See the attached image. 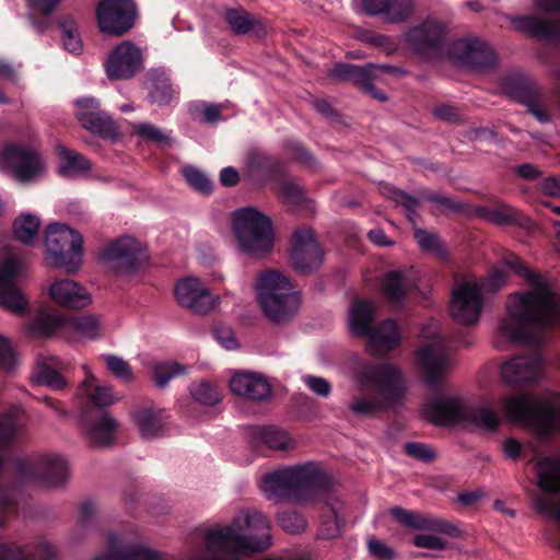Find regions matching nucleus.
I'll list each match as a JSON object with an SVG mask.
<instances>
[{
	"label": "nucleus",
	"mask_w": 560,
	"mask_h": 560,
	"mask_svg": "<svg viewBox=\"0 0 560 560\" xmlns=\"http://www.w3.org/2000/svg\"><path fill=\"white\" fill-rule=\"evenodd\" d=\"M189 560H238L243 555L262 551L270 546V525L256 509L240 511L226 526L201 528ZM94 560H164L142 545H132L127 536L112 534L108 550Z\"/></svg>",
	"instance_id": "f257e3e1"
},
{
	"label": "nucleus",
	"mask_w": 560,
	"mask_h": 560,
	"mask_svg": "<svg viewBox=\"0 0 560 560\" xmlns=\"http://www.w3.org/2000/svg\"><path fill=\"white\" fill-rule=\"evenodd\" d=\"M509 270L524 279L528 289L509 298L508 316L500 322L497 329L494 345L498 349H504L509 343L537 339L530 330L560 326V300L547 279L513 255L490 270L487 281L482 282L485 290L497 291L503 288Z\"/></svg>",
	"instance_id": "f03ea898"
},
{
	"label": "nucleus",
	"mask_w": 560,
	"mask_h": 560,
	"mask_svg": "<svg viewBox=\"0 0 560 560\" xmlns=\"http://www.w3.org/2000/svg\"><path fill=\"white\" fill-rule=\"evenodd\" d=\"M345 369L360 389L373 393L353 398L350 410L358 416H373L401 401L407 393L406 377L394 363L376 364L353 355L348 359Z\"/></svg>",
	"instance_id": "7ed1b4c3"
},
{
	"label": "nucleus",
	"mask_w": 560,
	"mask_h": 560,
	"mask_svg": "<svg viewBox=\"0 0 560 560\" xmlns=\"http://www.w3.org/2000/svg\"><path fill=\"white\" fill-rule=\"evenodd\" d=\"M326 479L313 463L281 467L265 474L259 481L264 495L276 503L305 502Z\"/></svg>",
	"instance_id": "20e7f679"
},
{
	"label": "nucleus",
	"mask_w": 560,
	"mask_h": 560,
	"mask_svg": "<svg viewBox=\"0 0 560 560\" xmlns=\"http://www.w3.org/2000/svg\"><path fill=\"white\" fill-rule=\"evenodd\" d=\"M255 289L264 315L273 323L288 322L300 310V293L289 278L278 270L261 271L257 276Z\"/></svg>",
	"instance_id": "39448f33"
},
{
	"label": "nucleus",
	"mask_w": 560,
	"mask_h": 560,
	"mask_svg": "<svg viewBox=\"0 0 560 560\" xmlns=\"http://www.w3.org/2000/svg\"><path fill=\"white\" fill-rule=\"evenodd\" d=\"M427 418L439 425H463L494 430L499 415L486 405H470L457 396H440L430 400L424 409Z\"/></svg>",
	"instance_id": "423d86ee"
},
{
	"label": "nucleus",
	"mask_w": 560,
	"mask_h": 560,
	"mask_svg": "<svg viewBox=\"0 0 560 560\" xmlns=\"http://www.w3.org/2000/svg\"><path fill=\"white\" fill-rule=\"evenodd\" d=\"M502 405L506 418L534 429L541 436L560 429V410L556 408L553 395L538 398L518 394L506 397Z\"/></svg>",
	"instance_id": "0eeeda50"
},
{
	"label": "nucleus",
	"mask_w": 560,
	"mask_h": 560,
	"mask_svg": "<svg viewBox=\"0 0 560 560\" xmlns=\"http://www.w3.org/2000/svg\"><path fill=\"white\" fill-rule=\"evenodd\" d=\"M232 230L240 250L262 257L271 253L275 232L270 219L254 207L236 210L232 215Z\"/></svg>",
	"instance_id": "6e6552de"
},
{
	"label": "nucleus",
	"mask_w": 560,
	"mask_h": 560,
	"mask_svg": "<svg viewBox=\"0 0 560 560\" xmlns=\"http://www.w3.org/2000/svg\"><path fill=\"white\" fill-rule=\"evenodd\" d=\"M45 260L48 266L63 268L68 273L79 270L82 262V235L61 223H51L45 231Z\"/></svg>",
	"instance_id": "1a4fd4ad"
},
{
	"label": "nucleus",
	"mask_w": 560,
	"mask_h": 560,
	"mask_svg": "<svg viewBox=\"0 0 560 560\" xmlns=\"http://www.w3.org/2000/svg\"><path fill=\"white\" fill-rule=\"evenodd\" d=\"M424 343L417 351V361L424 371L429 386H438L454 366L450 342L441 335L438 324L431 322L421 332Z\"/></svg>",
	"instance_id": "9d476101"
},
{
	"label": "nucleus",
	"mask_w": 560,
	"mask_h": 560,
	"mask_svg": "<svg viewBox=\"0 0 560 560\" xmlns=\"http://www.w3.org/2000/svg\"><path fill=\"white\" fill-rule=\"evenodd\" d=\"M0 172L22 184H30L46 175L47 164L35 148L11 143L0 150Z\"/></svg>",
	"instance_id": "9b49d317"
},
{
	"label": "nucleus",
	"mask_w": 560,
	"mask_h": 560,
	"mask_svg": "<svg viewBox=\"0 0 560 560\" xmlns=\"http://www.w3.org/2000/svg\"><path fill=\"white\" fill-rule=\"evenodd\" d=\"M538 488L545 493L533 495V505L541 514L549 515L560 524V500L546 493L560 492V459L538 457L535 462Z\"/></svg>",
	"instance_id": "f8f14e48"
},
{
	"label": "nucleus",
	"mask_w": 560,
	"mask_h": 560,
	"mask_svg": "<svg viewBox=\"0 0 560 560\" xmlns=\"http://www.w3.org/2000/svg\"><path fill=\"white\" fill-rule=\"evenodd\" d=\"M485 305V284L465 280L454 285L450 302L451 316L463 325L476 324Z\"/></svg>",
	"instance_id": "ddd939ff"
},
{
	"label": "nucleus",
	"mask_w": 560,
	"mask_h": 560,
	"mask_svg": "<svg viewBox=\"0 0 560 560\" xmlns=\"http://www.w3.org/2000/svg\"><path fill=\"white\" fill-rule=\"evenodd\" d=\"M95 14L102 33L121 36L135 26L137 7L133 0H101Z\"/></svg>",
	"instance_id": "4468645a"
},
{
	"label": "nucleus",
	"mask_w": 560,
	"mask_h": 560,
	"mask_svg": "<svg viewBox=\"0 0 560 560\" xmlns=\"http://www.w3.org/2000/svg\"><path fill=\"white\" fill-rule=\"evenodd\" d=\"M14 466L22 478H34L47 487L61 486L69 476L68 464L60 455H44L36 463L18 459Z\"/></svg>",
	"instance_id": "2eb2a0df"
},
{
	"label": "nucleus",
	"mask_w": 560,
	"mask_h": 560,
	"mask_svg": "<svg viewBox=\"0 0 560 560\" xmlns=\"http://www.w3.org/2000/svg\"><path fill=\"white\" fill-rule=\"evenodd\" d=\"M104 69L110 80H129L143 69V51L131 40H122L107 55Z\"/></svg>",
	"instance_id": "dca6fc26"
},
{
	"label": "nucleus",
	"mask_w": 560,
	"mask_h": 560,
	"mask_svg": "<svg viewBox=\"0 0 560 560\" xmlns=\"http://www.w3.org/2000/svg\"><path fill=\"white\" fill-rule=\"evenodd\" d=\"M23 272L24 264L12 254L0 262V305L14 314H22L27 307L25 296L15 285Z\"/></svg>",
	"instance_id": "f3484780"
},
{
	"label": "nucleus",
	"mask_w": 560,
	"mask_h": 560,
	"mask_svg": "<svg viewBox=\"0 0 560 560\" xmlns=\"http://www.w3.org/2000/svg\"><path fill=\"white\" fill-rule=\"evenodd\" d=\"M102 258L117 270L133 272L147 259V254L136 238L122 236L103 248Z\"/></svg>",
	"instance_id": "a211bd4d"
},
{
	"label": "nucleus",
	"mask_w": 560,
	"mask_h": 560,
	"mask_svg": "<svg viewBox=\"0 0 560 560\" xmlns=\"http://www.w3.org/2000/svg\"><path fill=\"white\" fill-rule=\"evenodd\" d=\"M324 259L323 250L311 229H298L292 235L291 261L303 275L317 270Z\"/></svg>",
	"instance_id": "6ab92c4d"
},
{
	"label": "nucleus",
	"mask_w": 560,
	"mask_h": 560,
	"mask_svg": "<svg viewBox=\"0 0 560 560\" xmlns=\"http://www.w3.org/2000/svg\"><path fill=\"white\" fill-rule=\"evenodd\" d=\"M174 295L180 306L198 314H206L215 305V298L196 277L178 280L174 287Z\"/></svg>",
	"instance_id": "aec40b11"
},
{
	"label": "nucleus",
	"mask_w": 560,
	"mask_h": 560,
	"mask_svg": "<svg viewBox=\"0 0 560 560\" xmlns=\"http://www.w3.org/2000/svg\"><path fill=\"white\" fill-rule=\"evenodd\" d=\"M544 365L538 354L515 355L502 363L500 375L509 385H529L541 378Z\"/></svg>",
	"instance_id": "412c9836"
},
{
	"label": "nucleus",
	"mask_w": 560,
	"mask_h": 560,
	"mask_svg": "<svg viewBox=\"0 0 560 560\" xmlns=\"http://www.w3.org/2000/svg\"><path fill=\"white\" fill-rule=\"evenodd\" d=\"M448 52L454 61L471 68H488L497 61L492 48L479 38L455 40Z\"/></svg>",
	"instance_id": "4be33fe9"
},
{
	"label": "nucleus",
	"mask_w": 560,
	"mask_h": 560,
	"mask_svg": "<svg viewBox=\"0 0 560 560\" xmlns=\"http://www.w3.org/2000/svg\"><path fill=\"white\" fill-rule=\"evenodd\" d=\"M74 106L75 116L83 128L104 138L115 136V122L107 113L100 109V103L95 97L77 98Z\"/></svg>",
	"instance_id": "5701e85b"
},
{
	"label": "nucleus",
	"mask_w": 560,
	"mask_h": 560,
	"mask_svg": "<svg viewBox=\"0 0 560 560\" xmlns=\"http://www.w3.org/2000/svg\"><path fill=\"white\" fill-rule=\"evenodd\" d=\"M50 299L59 306L82 310L92 303L91 293L72 279L55 280L49 287Z\"/></svg>",
	"instance_id": "b1692460"
},
{
	"label": "nucleus",
	"mask_w": 560,
	"mask_h": 560,
	"mask_svg": "<svg viewBox=\"0 0 560 560\" xmlns=\"http://www.w3.org/2000/svg\"><path fill=\"white\" fill-rule=\"evenodd\" d=\"M247 436L252 443L261 444L275 452H291L298 445L288 430L276 424L252 427L247 431Z\"/></svg>",
	"instance_id": "393cba45"
},
{
	"label": "nucleus",
	"mask_w": 560,
	"mask_h": 560,
	"mask_svg": "<svg viewBox=\"0 0 560 560\" xmlns=\"http://www.w3.org/2000/svg\"><path fill=\"white\" fill-rule=\"evenodd\" d=\"M81 424L91 442L100 446L112 443L118 428L117 421L103 410L84 412L81 417Z\"/></svg>",
	"instance_id": "a878e982"
},
{
	"label": "nucleus",
	"mask_w": 560,
	"mask_h": 560,
	"mask_svg": "<svg viewBox=\"0 0 560 560\" xmlns=\"http://www.w3.org/2000/svg\"><path fill=\"white\" fill-rule=\"evenodd\" d=\"M445 34V27L435 20H425L423 23L410 28L405 37L408 47L419 54L438 47Z\"/></svg>",
	"instance_id": "bb28decb"
},
{
	"label": "nucleus",
	"mask_w": 560,
	"mask_h": 560,
	"mask_svg": "<svg viewBox=\"0 0 560 560\" xmlns=\"http://www.w3.org/2000/svg\"><path fill=\"white\" fill-rule=\"evenodd\" d=\"M131 417L140 435L147 440L162 435L168 419L166 411L154 405H143L135 408Z\"/></svg>",
	"instance_id": "cd10ccee"
},
{
	"label": "nucleus",
	"mask_w": 560,
	"mask_h": 560,
	"mask_svg": "<svg viewBox=\"0 0 560 560\" xmlns=\"http://www.w3.org/2000/svg\"><path fill=\"white\" fill-rule=\"evenodd\" d=\"M232 393L252 400H262L271 395L269 383L260 375L250 372L234 373L230 380Z\"/></svg>",
	"instance_id": "c85d7f7f"
},
{
	"label": "nucleus",
	"mask_w": 560,
	"mask_h": 560,
	"mask_svg": "<svg viewBox=\"0 0 560 560\" xmlns=\"http://www.w3.org/2000/svg\"><path fill=\"white\" fill-rule=\"evenodd\" d=\"M510 21L517 31L533 36L560 42V19L547 20L537 15L512 16Z\"/></svg>",
	"instance_id": "c756f323"
},
{
	"label": "nucleus",
	"mask_w": 560,
	"mask_h": 560,
	"mask_svg": "<svg viewBox=\"0 0 560 560\" xmlns=\"http://www.w3.org/2000/svg\"><path fill=\"white\" fill-rule=\"evenodd\" d=\"M364 337H368V347L375 355L388 353L400 342V332L393 319H386L374 329L371 328Z\"/></svg>",
	"instance_id": "7c9ffc66"
},
{
	"label": "nucleus",
	"mask_w": 560,
	"mask_h": 560,
	"mask_svg": "<svg viewBox=\"0 0 560 560\" xmlns=\"http://www.w3.org/2000/svg\"><path fill=\"white\" fill-rule=\"evenodd\" d=\"M67 364L55 355H40L37 359V382L52 389H62L67 386V381L61 375Z\"/></svg>",
	"instance_id": "2f4dec72"
},
{
	"label": "nucleus",
	"mask_w": 560,
	"mask_h": 560,
	"mask_svg": "<svg viewBox=\"0 0 560 560\" xmlns=\"http://www.w3.org/2000/svg\"><path fill=\"white\" fill-rule=\"evenodd\" d=\"M69 318L70 316L56 312L40 311L30 324V330L44 337L56 335L68 337Z\"/></svg>",
	"instance_id": "473e14b6"
},
{
	"label": "nucleus",
	"mask_w": 560,
	"mask_h": 560,
	"mask_svg": "<svg viewBox=\"0 0 560 560\" xmlns=\"http://www.w3.org/2000/svg\"><path fill=\"white\" fill-rule=\"evenodd\" d=\"M415 287L416 280L411 269L390 271L382 281L383 293L393 303L400 302L404 295Z\"/></svg>",
	"instance_id": "72a5a7b5"
},
{
	"label": "nucleus",
	"mask_w": 560,
	"mask_h": 560,
	"mask_svg": "<svg viewBox=\"0 0 560 560\" xmlns=\"http://www.w3.org/2000/svg\"><path fill=\"white\" fill-rule=\"evenodd\" d=\"M349 329L353 336L363 337L370 332L375 318V305L370 301L353 300L349 306Z\"/></svg>",
	"instance_id": "f704fd0d"
},
{
	"label": "nucleus",
	"mask_w": 560,
	"mask_h": 560,
	"mask_svg": "<svg viewBox=\"0 0 560 560\" xmlns=\"http://www.w3.org/2000/svg\"><path fill=\"white\" fill-rule=\"evenodd\" d=\"M79 395L88 398L96 407H105L119 400L113 386L107 383H100L93 374L86 373L85 380L79 388Z\"/></svg>",
	"instance_id": "c9c22d12"
},
{
	"label": "nucleus",
	"mask_w": 560,
	"mask_h": 560,
	"mask_svg": "<svg viewBox=\"0 0 560 560\" xmlns=\"http://www.w3.org/2000/svg\"><path fill=\"white\" fill-rule=\"evenodd\" d=\"M58 156V173L63 177H79L91 168L90 161L81 153L66 148L62 144L56 145Z\"/></svg>",
	"instance_id": "e433bc0d"
},
{
	"label": "nucleus",
	"mask_w": 560,
	"mask_h": 560,
	"mask_svg": "<svg viewBox=\"0 0 560 560\" xmlns=\"http://www.w3.org/2000/svg\"><path fill=\"white\" fill-rule=\"evenodd\" d=\"M147 79L150 101L158 105L168 104L175 91L166 72L162 69H152L148 72Z\"/></svg>",
	"instance_id": "4c0bfd02"
},
{
	"label": "nucleus",
	"mask_w": 560,
	"mask_h": 560,
	"mask_svg": "<svg viewBox=\"0 0 560 560\" xmlns=\"http://www.w3.org/2000/svg\"><path fill=\"white\" fill-rule=\"evenodd\" d=\"M102 331V322L98 317L85 314L70 316L68 336L73 335L82 339H96Z\"/></svg>",
	"instance_id": "58836bf2"
},
{
	"label": "nucleus",
	"mask_w": 560,
	"mask_h": 560,
	"mask_svg": "<svg viewBox=\"0 0 560 560\" xmlns=\"http://www.w3.org/2000/svg\"><path fill=\"white\" fill-rule=\"evenodd\" d=\"M225 20L236 34L254 33L260 35L264 32L262 22L243 10H229Z\"/></svg>",
	"instance_id": "ea45409f"
},
{
	"label": "nucleus",
	"mask_w": 560,
	"mask_h": 560,
	"mask_svg": "<svg viewBox=\"0 0 560 560\" xmlns=\"http://www.w3.org/2000/svg\"><path fill=\"white\" fill-rule=\"evenodd\" d=\"M390 514L399 523L413 529H442L440 522L430 520L418 512L393 508Z\"/></svg>",
	"instance_id": "a19ab883"
},
{
	"label": "nucleus",
	"mask_w": 560,
	"mask_h": 560,
	"mask_svg": "<svg viewBox=\"0 0 560 560\" xmlns=\"http://www.w3.org/2000/svg\"><path fill=\"white\" fill-rule=\"evenodd\" d=\"M325 506L327 508L329 515L327 518L322 521L319 535L322 538H334L339 534V513L341 509L340 501L331 495L327 494L324 500Z\"/></svg>",
	"instance_id": "79ce46f5"
},
{
	"label": "nucleus",
	"mask_w": 560,
	"mask_h": 560,
	"mask_svg": "<svg viewBox=\"0 0 560 560\" xmlns=\"http://www.w3.org/2000/svg\"><path fill=\"white\" fill-rule=\"evenodd\" d=\"M40 220L32 213H22L13 223V233L18 241L31 244L38 233Z\"/></svg>",
	"instance_id": "37998d69"
},
{
	"label": "nucleus",
	"mask_w": 560,
	"mask_h": 560,
	"mask_svg": "<svg viewBox=\"0 0 560 560\" xmlns=\"http://www.w3.org/2000/svg\"><path fill=\"white\" fill-rule=\"evenodd\" d=\"M382 20L396 24L407 21L416 8L415 0H387Z\"/></svg>",
	"instance_id": "c03bdc74"
},
{
	"label": "nucleus",
	"mask_w": 560,
	"mask_h": 560,
	"mask_svg": "<svg viewBox=\"0 0 560 560\" xmlns=\"http://www.w3.org/2000/svg\"><path fill=\"white\" fill-rule=\"evenodd\" d=\"M153 382L156 387L165 388L170 381L187 372L186 366L176 361H161L153 365Z\"/></svg>",
	"instance_id": "a18cd8bd"
},
{
	"label": "nucleus",
	"mask_w": 560,
	"mask_h": 560,
	"mask_svg": "<svg viewBox=\"0 0 560 560\" xmlns=\"http://www.w3.org/2000/svg\"><path fill=\"white\" fill-rule=\"evenodd\" d=\"M376 70H382L387 73H400L401 72L398 68L392 67L389 65L376 66V65L370 63L366 67L355 66V71H353L351 82H353L355 85L360 86L364 91H373V78H374V72Z\"/></svg>",
	"instance_id": "49530a36"
},
{
	"label": "nucleus",
	"mask_w": 560,
	"mask_h": 560,
	"mask_svg": "<svg viewBox=\"0 0 560 560\" xmlns=\"http://www.w3.org/2000/svg\"><path fill=\"white\" fill-rule=\"evenodd\" d=\"M60 30L63 48L73 55L81 54L83 50V43L75 22L70 18H67L60 23Z\"/></svg>",
	"instance_id": "de8ad7c7"
},
{
	"label": "nucleus",
	"mask_w": 560,
	"mask_h": 560,
	"mask_svg": "<svg viewBox=\"0 0 560 560\" xmlns=\"http://www.w3.org/2000/svg\"><path fill=\"white\" fill-rule=\"evenodd\" d=\"M190 394L196 401L206 406H213L221 400L218 386L203 380L190 386Z\"/></svg>",
	"instance_id": "09e8293b"
},
{
	"label": "nucleus",
	"mask_w": 560,
	"mask_h": 560,
	"mask_svg": "<svg viewBox=\"0 0 560 560\" xmlns=\"http://www.w3.org/2000/svg\"><path fill=\"white\" fill-rule=\"evenodd\" d=\"M415 238L422 250L428 252L439 258L446 256V248L436 234L425 230L417 229L415 231Z\"/></svg>",
	"instance_id": "8fccbe9b"
},
{
	"label": "nucleus",
	"mask_w": 560,
	"mask_h": 560,
	"mask_svg": "<svg viewBox=\"0 0 560 560\" xmlns=\"http://www.w3.org/2000/svg\"><path fill=\"white\" fill-rule=\"evenodd\" d=\"M31 14L30 18L33 21L36 32L43 33L49 25V21H35V14H43L48 16L59 4L60 0H26Z\"/></svg>",
	"instance_id": "3c124183"
},
{
	"label": "nucleus",
	"mask_w": 560,
	"mask_h": 560,
	"mask_svg": "<svg viewBox=\"0 0 560 560\" xmlns=\"http://www.w3.org/2000/svg\"><path fill=\"white\" fill-rule=\"evenodd\" d=\"M222 105L208 104L205 102H192L189 105V113L194 118L202 122L211 124L221 119Z\"/></svg>",
	"instance_id": "603ef678"
},
{
	"label": "nucleus",
	"mask_w": 560,
	"mask_h": 560,
	"mask_svg": "<svg viewBox=\"0 0 560 560\" xmlns=\"http://www.w3.org/2000/svg\"><path fill=\"white\" fill-rule=\"evenodd\" d=\"M107 369L121 382L130 384L133 382L135 376L131 368L122 358L114 354L102 355Z\"/></svg>",
	"instance_id": "864d4df0"
},
{
	"label": "nucleus",
	"mask_w": 560,
	"mask_h": 560,
	"mask_svg": "<svg viewBox=\"0 0 560 560\" xmlns=\"http://www.w3.org/2000/svg\"><path fill=\"white\" fill-rule=\"evenodd\" d=\"M182 173L189 186L194 189L202 194H209L212 190L211 180L200 170L191 165H186L183 167Z\"/></svg>",
	"instance_id": "5fc2aeb1"
},
{
	"label": "nucleus",
	"mask_w": 560,
	"mask_h": 560,
	"mask_svg": "<svg viewBox=\"0 0 560 560\" xmlns=\"http://www.w3.org/2000/svg\"><path fill=\"white\" fill-rule=\"evenodd\" d=\"M279 526L289 534H300L306 528V521L295 511H283L277 516Z\"/></svg>",
	"instance_id": "6e6d98bb"
},
{
	"label": "nucleus",
	"mask_w": 560,
	"mask_h": 560,
	"mask_svg": "<svg viewBox=\"0 0 560 560\" xmlns=\"http://www.w3.org/2000/svg\"><path fill=\"white\" fill-rule=\"evenodd\" d=\"M135 132L143 140L153 141L160 144L168 143L171 141L168 133L149 122L138 124L135 127Z\"/></svg>",
	"instance_id": "4d7b16f0"
},
{
	"label": "nucleus",
	"mask_w": 560,
	"mask_h": 560,
	"mask_svg": "<svg viewBox=\"0 0 560 560\" xmlns=\"http://www.w3.org/2000/svg\"><path fill=\"white\" fill-rule=\"evenodd\" d=\"M387 0H353V9L358 13L383 18Z\"/></svg>",
	"instance_id": "13d9d810"
},
{
	"label": "nucleus",
	"mask_w": 560,
	"mask_h": 560,
	"mask_svg": "<svg viewBox=\"0 0 560 560\" xmlns=\"http://www.w3.org/2000/svg\"><path fill=\"white\" fill-rule=\"evenodd\" d=\"M405 452L410 457L422 462H431L435 458L434 451L422 443H407L405 444Z\"/></svg>",
	"instance_id": "bf43d9fd"
},
{
	"label": "nucleus",
	"mask_w": 560,
	"mask_h": 560,
	"mask_svg": "<svg viewBox=\"0 0 560 560\" xmlns=\"http://www.w3.org/2000/svg\"><path fill=\"white\" fill-rule=\"evenodd\" d=\"M302 380L314 394L322 397H328L330 395L331 386L324 377L306 375L303 376Z\"/></svg>",
	"instance_id": "052dcab7"
},
{
	"label": "nucleus",
	"mask_w": 560,
	"mask_h": 560,
	"mask_svg": "<svg viewBox=\"0 0 560 560\" xmlns=\"http://www.w3.org/2000/svg\"><path fill=\"white\" fill-rule=\"evenodd\" d=\"M15 352L10 340L0 335V366L4 369H12L15 365Z\"/></svg>",
	"instance_id": "680f3d73"
},
{
	"label": "nucleus",
	"mask_w": 560,
	"mask_h": 560,
	"mask_svg": "<svg viewBox=\"0 0 560 560\" xmlns=\"http://www.w3.org/2000/svg\"><path fill=\"white\" fill-rule=\"evenodd\" d=\"M18 432L14 416L9 413L0 419V445L9 442Z\"/></svg>",
	"instance_id": "e2e57ef3"
},
{
	"label": "nucleus",
	"mask_w": 560,
	"mask_h": 560,
	"mask_svg": "<svg viewBox=\"0 0 560 560\" xmlns=\"http://www.w3.org/2000/svg\"><path fill=\"white\" fill-rule=\"evenodd\" d=\"M413 544L419 548H428L433 550H442L446 547V542L443 538L430 534L416 536L413 538Z\"/></svg>",
	"instance_id": "0e129e2a"
},
{
	"label": "nucleus",
	"mask_w": 560,
	"mask_h": 560,
	"mask_svg": "<svg viewBox=\"0 0 560 560\" xmlns=\"http://www.w3.org/2000/svg\"><path fill=\"white\" fill-rule=\"evenodd\" d=\"M368 548L370 553L380 560H392L394 558L393 549L376 538L369 539Z\"/></svg>",
	"instance_id": "69168bd1"
},
{
	"label": "nucleus",
	"mask_w": 560,
	"mask_h": 560,
	"mask_svg": "<svg viewBox=\"0 0 560 560\" xmlns=\"http://www.w3.org/2000/svg\"><path fill=\"white\" fill-rule=\"evenodd\" d=\"M213 334L217 341L226 350H233L237 348L235 335L230 328H215Z\"/></svg>",
	"instance_id": "338daca9"
},
{
	"label": "nucleus",
	"mask_w": 560,
	"mask_h": 560,
	"mask_svg": "<svg viewBox=\"0 0 560 560\" xmlns=\"http://www.w3.org/2000/svg\"><path fill=\"white\" fill-rule=\"evenodd\" d=\"M57 556V549L48 540H40L35 547L34 558L37 560H52Z\"/></svg>",
	"instance_id": "774afa93"
}]
</instances>
